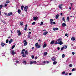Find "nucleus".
<instances>
[{"label":"nucleus","mask_w":76,"mask_h":76,"mask_svg":"<svg viewBox=\"0 0 76 76\" xmlns=\"http://www.w3.org/2000/svg\"><path fill=\"white\" fill-rule=\"evenodd\" d=\"M62 39L61 38L58 39L57 40L58 44L59 45H62L63 44V42H62Z\"/></svg>","instance_id":"nucleus-1"},{"label":"nucleus","mask_w":76,"mask_h":76,"mask_svg":"<svg viewBox=\"0 0 76 76\" xmlns=\"http://www.w3.org/2000/svg\"><path fill=\"white\" fill-rule=\"evenodd\" d=\"M28 9V6H26L24 8V10L25 12H27Z\"/></svg>","instance_id":"nucleus-2"},{"label":"nucleus","mask_w":76,"mask_h":76,"mask_svg":"<svg viewBox=\"0 0 76 76\" xmlns=\"http://www.w3.org/2000/svg\"><path fill=\"white\" fill-rule=\"evenodd\" d=\"M23 42H24V46H26V45H27V42H26V40H24L23 41Z\"/></svg>","instance_id":"nucleus-3"},{"label":"nucleus","mask_w":76,"mask_h":76,"mask_svg":"<svg viewBox=\"0 0 76 76\" xmlns=\"http://www.w3.org/2000/svg\"><path fill=\"white\" fill-rule=\"evenodd\" d=\"M54 21L53 19H50V22L51 25H53V22Z\"/></svg>","instance_id":"nucleus-4"},{"label":"nucleus","mask_w":76,"mask_h":76,"mask_svg":"<svg viewBox=\"0 0 76 76\" xmlns=\"http://www.w3.org/2000/svg\"><path fill=\"white\" fill-rule=\"evenodd\" d=\"M38 17H33V19L34 20H37L38 19Z\"/></svg>","instance_id":"nucleus-5"},{"label":"nucleus","mask_w":76,"mask_h":76,"mask_svg":"<svg viewBox=\"0 0 76 76\" xmlns=\"http://www.w3.org/2000/svg\"><path fill=\"white\" fill-rule=\"evenodd\" d=\"M61 6H63V4H60L58 6V8L59 9H62L63 7H61Z\"/></svg>","instance_id":"nucleus-6"},{"label":"nucleus","mask_w":76,"mask_h":76,"mask_svg":"<svg viewBox=\"0 0 76 76\" xmlns=\"http://www.w3.org/2000/svg\"><path fill=\"white\" fill-rule=\"evenodd\" d=\"M25 49H23L22 50V52H21V53H22V54H24V53H25Z\"/></svg>","instance_id":"nucleus-7"},{"label":"nucleus","mask_w":76,"mask_h":76,"mask_svg":"<svg viewBox=\"0 0 76 76\" xmlns=\"http://www.w3.org/2000/svg\"><path fill=\"white\" fill-rule=\"evenodd\" d=\"M51 59L52 60V61H55V60H56V58H54V56H53L51 58Z\"/></svg>","instance_id":"nucleus-8"},{"label":"nucleus","mask_w":76,"mask_h":76,"mask_svg":"<svg viewBox=\"0 0 76 76\" xmlns=\"http://www.w3.org/2000/svg\"><path fill=\"white\" fill-rule=\"evenodd\" d=\"M62 26L63 27H64L66 26V24L65 23H64L62 24Z\"/></svg>","instance_id":"nucleus-9"},{"label":"nucleus","mask_w":76,"mask_h":76,"mask_svg":"<svg viewBox=\"0 0 76 76\" xmlns=\"http://www.w3.org/2000/svg\"><path fill=\"white\" fill-rule=\"evenodd\" d=\"M12 55H14V54H16V52L14 51V50H12L11 53Z\"/></svg>","instance_id":"nucleus-10"},{"label":"nucleus","mask_w":76,"mask_h":76,"mask_svg":"<svg viewBox=\"0 0 76 76\" xmlns=\"http://www.w3.org/2000/svg\"><path fill=\"white\" fill-rule=\"evenodd\" d=\"M53 31H58V28H53Z\"/></svg>","instance_id":"nucleus-11"},{"label":"nucleus","mask_w":76,"mask_h":76,"mask_svg":"<svg viewBox=\"0 0 76 76\" xmlns=\"http://www.w3.org/2000/svg\"><path fill=\"white\" fill-rule=\"evenodd\" d=\"M1 45L2 46L4 47V45H6V44L4 43L3 42H1Z\"/></svg>","instance_id":"nucleus-12"},{"label":"nucleus","mask_w":76,"mask_h":76,"mask_svg":"<svg viewBox=\"0 0 76 76\" xmlns=\"http://www.w3.org/2000/svg\"><path fill=\"white\" fill-rule=\"evenodd\" d=\"M12 41L13 39H11L9 41V44H11V43H12Z\"/></svg>","instance_id":"nucleus-13"},{"label":"nucleus","mask_w":76,"mask_h":76,"mask_svg":"<svg viewBox=\"0 0 76 76\" xmlns=\"http://www.w3.org/2000/svg\"><path fill=\"white\" fill-rule=\"evenodd\" d=\"M13 14H12V12H9L8 14V16H10L11 15H12Z\"/></svg>","instance_id":"nucleus-14"},{"label":"nucleus","mask_w":76,"mask_h":76,"mask_svg":"<svg viewBox=\"0 0 76 76\" xmlns=\"http://www.w3.org/2000/svg\"><path fill=\"white\" fill-rule=\"evenodd\" d=\"M47 34H48V32L46 31L43 33V35H46Z\"/></svg>","instance_id":"nucleus-15"},{"label":"nucleus","mask_w":76,"mask_h":76,"mask_svg":"<svg viewBox=\"0 0 76 76\" xmlns=\"http://www.w3.org/2000/svg\"><path fill=\"white\" fill-rule=\"evenodd\" d=\"M69 20H70V18H69V17H67L66 18V20L67 22L69 21Z\"/></svg>","instance_id":"nucleus-16"},{"label":"nucleus","mask_w":76,"mask_h":76,"mask_svg":"<svg viewBox=\"0 0 76 76\" xmlns=\"http://www.w3.org/2000/svg\"><path fill=\"white\" fill-rule=\"evenodd\" d=\"M71 40L72 41H75V37H72L71 38Z\"/></svg>","instance_id":"nucleus-17"},{"label":"nucleus","mask_w":76,"mask_h":76,"mask_svg":"<svg viewBox=\"0 0 76 76\" xmlns=\"http://www.w3.org/2000/svg\"><path fill=\"white\" fill-rule=\"evenodd\" d=\"M18 12L19 14H20V12H21V11H20V10L18 9Z\"/></svg>","instance_id":"nucleus-18"},{"label":"nucleus","mask_w":76,"mask_h":76,"mask_svg":"<svg viewBox=\"0 0 76 76\" xmlns=\"http://www.w3.org/2000/svg\"><path fill=\"white\" fill-rule=\"evenodd\" d=\"M23 63L25 64V65H26V61H23Z\"/></svg>","instance_id":"nucleus-19"},{"label":"nucleus","mask_w":76,"mask_h":76,"mask_svg":"<svg viewBox=\"0 0 76 76\" xmlns=\"http://www.w3.org/2000/svg\"><path fill=\"white\" fill-rule=\"evenodd\" d=\"M57 61H54L53 62V65H55V64H57Z\"/></svg>","instance_id":"nucleus-20"},{"label":"nucleus","mask_w":76,"mask_h":76,"mask_svg":"<svg viewBox=\"0 0 76 76\" xmlns=\"http://www.w3.org/2000/svg\"><path fill=\"white\" fill-rule=\"evenodd\" d=\"M59 16V15H58V14L57 15L56 17V19H58V17Z\"/></svg>","instance_id":"nucleus-21"},{"label":"nucleus","mask_w":76,"mask_h":76,"mask_svg":"<svg viewBox=\"0 0 76 76\" xmlns=\"http://www.w3.org/2000/svg\"><path fill=\"white\" fill-rule=\"evenodd\" d=\"M38 43H37L35 44V47L36 48H37L38 46Z\"/></svg>","instance_id":"nucleus-22"},{"label":"nucleus","mask_w":76,"mask_h":76,"mask_svg":"<svg viewBox=\"0 0 76 76\" xmlns=\"http://www.w3.org/2000/svg\"><path fill=\"white\" fill-rule=\"evenodd\" d=\"M54 43V41H52L51 42V43H50V44H53Z\"/></svg>","instance_id":"nucleus-23"},{"label":"nucleus","mask_w":76,"mask_h":76,"mask_svg":"<svg viewBox=\"0 0 76 76\" xmlns=\"http://www.w3.org/2000/svg\"><path fill=\"white\" fill-rule=\"evenodd\" d=\"M64 48H65V49H66L67 48V46H64Z\"/></svg>","instance_id":"nucleus-24"},{"label":"nucleus","mask_w":76,"mask_h":76,"mask_svg":"<svg viewBox=\"0 0 76 76\" xmlns=\"http://www.w3.org/2000/svg\"><path fill=\"white\" fill-rule=\"evenodd\" d=\"M44 56H46L47 54V52H45L43 53Z\"/></svg>","instance_id":"nucleus-25"},{"label":"nucleus","mask_w":76,"mask_h":76,"mask_svg":"<svg viewBox=\"0 0 76 76\" xmlns=\"http://www.w3.org/2000/svg\"><path fill=\"white\" fill-rule=\"evenodd\" d=\"M26 56V54H24L22 55V56L23 57H25Z\"/></svg>","instance_id":"nucleus-26"},{"label":"nucleus","mask_w":76,"mask_h":76,"mask_svg":"<svg viewBox=\"0 0 76 76\" xmlns=\"http://www.w3.org/2000/svg\"><path fill=\"white\" fill-rule=\"evenodd\" d=\"M47 47V45L45 44H44L43 46V48H45V47Z\"/></svg>","instance_id":"nucleus-27"},{"label":"nucleus","mask_w":76,"mask_h":76,"mask_svg":"<svg viewBox=\"0 0 76 76\" xmlns=\"http://www.w3.org/2000/svg\"><path fill=\"white\" fill-rule=\"evenodd\" d=\"M25 54H26L28 55V50H26L25 52Z\"/></svg>","instance_id":"nucleus-28"},{"label":"nucleus","mask_w":76,"mask_h":76,"mask_svg":"<svg viewBox=\"0 0 76 76\" xmlns=\"http://www.w3.org/2000/svg\"><path fill=\"white\" fill-rule=\"evenodd\" d=\"M3 7V5H0V9H1V8Z\"/></svg>","instance_id":"nucleus-29"},{"label":"nucleus","mask_w":76,"mask_h":76,"mask_svg":"<svg viewBox=\"0 0 76 76\" xmlns=\"http://www.w3.org/2000/svg\"><path fill=\"white\" fill-rule=\"evenodd\" d=\"M24 7V6H21V10H23V9Z\"/></svg>","instance_id":"nucleus-30"},{"label":"nucleus","mask_w":76,"mask_h":76,"mask_svg":"<svg viewBox=\"0 0 76 76\" xmlns=\"http://www.w3.org/2000/svg\"><path fill=\"white\" fill-rule=\"evenodd\" d=\"M31 24L32 25H34L35 24V22H33V23H32Z\"/></svg>","instance_id":"nucleus-31"},{"label":"nucleus","mask_w":76,"mask_h":76,"mask_svg":"<svg viewBox=\"0 0 76 76\" xmlns=\"http://www.w3.org/2000/svg\"><path fill=\"white\" fill-rule=\"evenodd\" d=\"M65 56V55L64 54H63L62 56V58H64Z\"/></svg>","instance_id":"nucleus-32"},{"label":"nucleus","mask_w":76,"mask_h":76,"mask_svg":"<svg viewBox=\"0 0 76 76\" xmlns=\"http://www.w3.org/2000/svg\"><path fill=\"white\" fill-rule=\"evenodd\" d=\"M15 45L12 46V49H13V48H15Z\"/></svg>","instance_id":"nucleus-33"},{"label":"nucleus","mask_w":76,"mask_h":76,"mask_svg":"<svg viewBox=\"0 0 76 76\" xmlns=\"http://www.w3.org/2000/svg\"><path fill=\"white\" fill-rule=\"evenodd\" d=\"M43 23V22H41V24H40V25H42Z\"/></svg>","instance_id":"nucleus-34"},{"label":"nucleus","mask_w":76,"mask_h":76,"mask_svg":"<svg viewBox=\"0 0 76 76\" xmlns=\"http://www.w3.org/2000/svg\"><path fill=\"white\" fill-rule=\"evenodd\" d=\"M6 43H8V42H9V40L7 39L6 40Z\"/></svg>","instance_id":"nucleus-35"},{"label":"nucleus","mask_w":76,"mask_h":76,"mask_svg":"<svg viewBox=\"0 0 76 76\" xmlns=\"http://www.w3.org/2000/svg\"><path fill=\"white\" fill-rule=\"evenodd\" d=\"M20 25H21V26H22V25H23V22H20Z\"/></svg>","instance_id":"nucleus-36"},{"label":"nucleus","mask_w":76,"mask_h":76,"mask_svg":"<svg viewBox=\"0 0 76 76\" xmlns=\"http://www.w3.org/2000/svg\"><path fill=\"white\" fill-rule=\"evenodd\" d=\"M21 34H22V33L20 32L18 34V35L20 36V35H21Z\"/></svg>","instance_id":"nucleus-37"},{"label":"nucleus","mask_w":76,"mask_h":76,"mask_svg":"<svg viewBox=\"0 0 76 76\" xmlns=\"http://www.w3.org/2000/svg\"><path fill=\"white\" fill-rule=\"evenodd\" d=\"M69 66L70 67H72V66H73L72 65V64H70L69 65Z\"/></svg>","instance_id":"nucleus-38"},{"label":"nucleus","mask_w":76,"mask_h":76,"mask_svg":"<svg viewBox=\"0 0 76 76\" xmlns=\"http://www.w3.org/2000/svg\"><path fill=\"white\" fill-rule=\"evenodd\" d=\"M31 58L32 59H34V56L33 55L31 56Z\"/></svg>","instance_id":"nucleus-39"},{"label":"nucleus","mask_w":76,"mask_h":76,"mask_svg":"<svg viewBox=\"0 0 76 76\" xmlns=\"http://www.w3.org/2000/svg\"><path fill=\"white\" fill-rule=\"evenodd\" d=\"M30 64H33V62L31 61L30 63Z\"/></svg>","instance_id":"nucleus-40"},{"label":"nucleus","mask_w":76,"mask_h":76,"mask_svg":"<svg viewBox=\"0 0 76 76\" xmlns=\"http://www.w3.org/2000/svg\"><path fill=\"white\" fill-rule=\"evenodd\" d=\"M37 48H41V46H40V45H38L37 46Z\"/></svg>","instance_id":"nucleus-41"},{"label":"nucleus","mask_w":76,"mask_h":76,"mask_svg":"<svg viewBox=\"0 0 76 76\" xmlns=\"http://www.w3.org/2000/svg\"><path fill=\"white\" fill-rule=\"evenodd\" d=\"M9 1H7L6 2V3H7V4H8V3H9Z\"/></svg>","instance_id":"nucleus-42"},{"label":"nucleus","mask_w":76,"mask_h":76,"mask_svg":"<svg viewBox=\"0 0 76 76\" xmlns=\"http://www.w3.org/2000/svg\"><path fill=\"white\" fill-rule=\"evenodd\" d=\"M7 6V4H5L4 5V7H6V6Z\"/></svg>","instance_id":"nucleus-43"},{"label":"nucleus","mask_w":76,"mask_h":76,"mask_svg":"<svg viewBox=\"0 0 76 76\" xmlns=\"http://www.w3.org/2000/svg\"><path fill=\"white\" fill-rule=\"evenodd\" d=\"M62 20L63 21H64L65 20V19H64V17H63L62 18Z\"/></svg>","instance_id":"nucleus-44"},{"label":"nucleus","mask_w":76,"mask_h":76,"mask_svg":"<svg viewBox=\"0 0 76 76\" xmlns=\"http://www.w3.org/2000/svg\"><path fill=\"white\" fill-rule=\"evenodd\" d=\"M68 74H69V73H66L65 74V76H67V75H68Z\"/></svg>","instance_id":"nucleus-45"},{"label":"nucleus","mask_w":76,"mask_h":76,"mask_svg":"<svg viewBox=\"0 0 76 76\" xmlns=\"http://www.w3.org/2000/svg\"><path fill=\"white\" fill-rule=\"evenodd\" d=\"M75 68H73L72 69V72H73V71H75Z\"/></svg>","instance_id":"nucleus-46"},{"label":"nucleus","mask_w":76,"mask_h":76,"mask_svg":"<svg viewBox=\"0 0 76 76\" xmlns=\"http://www.w3.org/2000/svg\"><path fill=\"white\" fill-rule=\"evenodd\" d=\"M52 24H53V25H55L56 24V22H52Z\"/></svg>","instance_id":"nucleus-47"},{"label":"nucleus","mask_w":76,"mask_h":76,"mask_svg":"<svg viewBox=\"0 0 76 76\" xmlns=\"http://www.w3.org/2000/svg\"><path fill=\"white\" fill-rule=\"evenodd\" d=\"M33 63L34 64H36V63H37V62L36 61H34Z\"/></svg>","instance_id":"nucleus-48"},{"label":"nucleus","mask_w":76,"mask_h":76,"mask_svg":"<svg viewBox=\"0 0 76 76\" xmlns=\"http://www.w3.org/2000/svg\"><path fill=\"white\" fill-rule=\"evenodd\" d=\"M62 74V75H64L65 74V72L64 71L63 72Z\"/></svg>","instance_id":"nucleus-49"},{"label":"nucleus","mask_w":76,"mask_h":76,"mask_svg":"<svg viewBox=\"0 0 76 76\" xmlns=\"http://www.w3.org/2000/svg\"><path fill=\"white\" fill-rule=\"evenodd\" d=\"M63 49H64V48L63 47H62L61 50V51H62V50H63Z\"/></svg>","instance_id":"nucleus-50"},{"label":"nucleus","mask_w":76,"mask_h":76,"mask_svg":"<svg viewBox=\"0 0 76 76\" xmlns=\"http://www.w3.org/2000/svg\"><path fill=\"white\" fill-rule=\"evenodd\" d=\"M15 62H16V63H19V61H16Z\"/></svg>","instance_id":"nucleus-51"},{"label":"nucleus","mask_w":76,"mask_h":76,"mask_svg":"<svg viewBox=\"0 0 76 76\" xmlns=\"http://www.w3.org/2000/svg\"><path fill=\"white\" fill-rule=\"evenodd\" d=\"M55 44H58V42H57V41H56Z\"/></svg>","instance_id":"nucleus-52"},{"label":"nucleus","mask_w":76,"mask_h":76,"mask_svg":"<svg viewBox=\"0 0 76 76\" xmlns=\"http://www.w3.org/2000/svg\"><path fill=\"white\" fill-rule=\"evenodd\" d=\"M31 32H30L29 31L28 35H31Z\"/></svg>","instance_id":"nucleus-53"},{"label":"nucleus","mask_w":76,"mask_h":76,"mask_svg":"<svg viewBox=\"0 0 76 76\" xmlns=\"http://www.w3.org/2000/svg\"><path fill=\"white\" fill-rule=\"evenodd\" d=\"M47 63V61H43V63Z\"/></svg>","instance_id":"nucleus-54"},{"label":"nucleus","mask_w":76,"mask_h":76,"mask_svg":"<svg viewBox=\"0 0 76 76\" xmlns=\"http://www.w3.org/2000/svg\"><path fill=\"white\" fill-rule=\"evenodd\" d=\"M72 54L73 55H75V52H72Z\"/></svg>","instance_id":"nucleus-55"},{"label":"nucleus","mask_w":76,"mask_h":76,"mask_svg":"<svg viewBox=\"0 0 76 76\" xmlns=\"http://www.w3.org/2000/svg\"><path fill=\"white\" fill-rule=\"evenodd\" d=\"M26 29H27V28L26 27H25L24 28V30L25 31H26Z\"/></svg>","instance_id":"nucleus-56"},{"label":"nucleus","mask_w":76,"mask_h":76,"mask_svg":"<svg viewBox=\"0 0 76 76\" xmlns=\"http://www.w3.org/2000/svg\"><path fill=\"white\" fill-rule=\"evenodd\" d=\"M19 32H20V30H18L17 33H19Z\"/></svg>","instance_id":"nucleus-57"},{"label":"nucleus","mask_w":76,"mask_h":76,"mask_svg":"<svg viewBox=\"0 0 76 76\" xmlns=\"http://www.w3.org/2000/svg\"><path fill=\"white\" fill-rule=\"evenodd\" d=\"M57 49L58 50H60V47H58L57 48Z\"/></svg>","instance_id":"nucleus-58"},{"label":"nucleus","mask_w":76,"mask_h":76,"mask_svg":"<svg viewBox=\"0 0 76 76\" xmlns=\"http://www.w3.org/2000/svg\"><path fill=\"white\" fill-rule=\"evenodd\" d=\"M28 38H31V36L30 35H28Z\"/></svg>","instance_id":"nucleus-59"},{"label":"nucleus","mask_w":76,"mask_h":76,"mask_svg":"<svg viewBox=\"0 0 76 76\" xmlns=\"http://www.w3.org/2000/svg\"><path fill=\"white\" fill-rule=\"evenodd\" d=\"M69 76H70V75H72V73H69Z\"/></svg>","instance_id":"nucleus-60"},{"label":"nucleus","mask_w":76,"mask_h":76,"mask_svg":"<svg viewBox=\"0 0 76 76\" xmlns=\"http://www.w3.org/2000/svg\"><path fill=\"white\" fill-rule=\"evenodd\" d=\"M2 56H4V53H2Z\"/></svg>","instance_id":"nucleus-61"},{"label":"nucleus","mask_w":76,"mask_h":76,"mask_svg":"<svg viewBox=\"0 0 76 76\" xmlns=\"http://www.w3.org/2000/svg\"><path fill=\"white\" fill-rule=\"evenodd\" d=\"M37 58H38V57H37V56H36L35 57V59H37Z\"/></svg>","instance_id":"nucleus-62"},{"label":"nucleus","mask_w":76,"mask_h":76,"mask_svg":"<svg viewBox=\"0 0 76 76\" xmlns=\"http://www.w3.org/2000/svg\"><path fill=\"white\" fill-rule=\"evenodd\" d=\"M34 47H32L31 48L32 50H34Z\"/></svg>","instance_id":"nucleus-63"},{"label":"nucleus","mask_w":76,"mask_h":76,"mask_svg":"<svg viewBox=\"0 0 76 76\" xmlns=\"http://www.w3.org/2000/svg\"><path fill=\"white\" fill-rule=\"evenodd\" d=\"M67 34H65V36H67Z\"/></svg>","instance_id":"nucleus-64"}]
</instances>
